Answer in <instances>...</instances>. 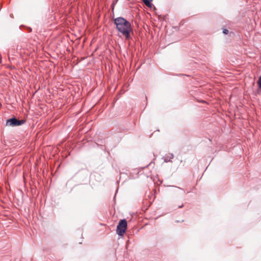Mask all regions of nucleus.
<instances>
[{"label": "nucleus", "mask_w": 261, "mask_h": 261, "mask_svg": "<svg viewBox=\"0 0 261 261\" xmlns=\"http://www.w3.org/2000/svg\"><path fill=\"white\" fill-rule=\"evenodd\" d=\"M114 23L117 29L120 32L126 39L130 38V33L133 32V28L130 23L123 17H118L114 19Z\"/></svg>", "instance_id": "f257e3e1"}, {"label": "nucleus", "mask_w": 261, "mask_h": 261, "mask_svg": "<svg viewBox=\"0 0 261 261\" xmlns=\"http://www.w3.org/2000/svg\"><path fill=\"white\" fill-rule=\"evenodd\" d=\"M127 228V222L125 219L121 220L117 227V233L119 236H123Z\"/></svg>", "instance_id": "f03ea898"}, {"label": "nucleus", "mask_w": 261, "mask_h": 261, "mask_svg": "<svg viewBox=\"0 0 261 261\" xmlns=\"http://www.w3.org/2000/svg\"><path fill=\"white\" fill-rule=\"evenodd\" d=\"M21 123V122L15 118L10 119L7 120V125L10 126H16L19 125Z\"/></svg>", "instance_id": "7ed1b4c3"}, {"label": "nucleus", "mask_w": 261, "mask_h": 261, "mask_svg": "<svg viewBox=\"0 0 261 261\" xmlns=\"http://www.w3.org/2000/svg\"><path fill=\"white\" fill-rule=\"evenodd\" d=\"M152 0H143V3L149 8L152 7L151 1Z\"/></svg>", "instance_id": "20e7f679"}, {"label": "nucleus", "mask_w": 261, "mask_h": 261, "mask_svg": "<svg viewBox=\"0 0 261 261\" xmlns=\"http://www.w3.org/2000/svg\"><path fill=\"white\" fill-rule=\"evenodd\" d=\"M170 159L169 160L167 159V157H165V161L166 162L170 161V159H172L173 158V154H170Z\"/></svg>", "instance_id": "39448f33"}, {"label": "nucleus", "mask_w": 261, "mask_h": 261, "mask_svg": "<svg viewBox=\"0 0 261 261\" xmlns=\"http://www.w3.org/2000/svg\"><path fill=\"white\" fill-rule=\"evenodd\" d=\"M257 84H258L259 88L261 89V76L259 77V78L257 81Z\"/></svg>", "instance_id": "423d86ee"}, {"label": "nucleus", "mask_w": 261, "mask_h": 261, "mask_svg": "<svg viewBox=\"0 0 261 261\" xmlns=\"http://www.w3.org/2000/svg\"><path fill=\"white\" fill-rule=\"evenodd\" d=\"M228 33V31L226 29H224L223 30V33L225 34H227Z\"/></svg>", "instance_id": "0eeeda50"}]
</instances>
